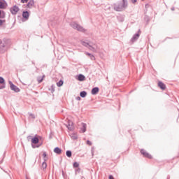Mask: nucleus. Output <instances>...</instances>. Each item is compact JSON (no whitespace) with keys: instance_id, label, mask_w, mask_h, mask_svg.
Segmentation results:
<instances>
[{"instance_id":"1","label":"nucleus","mask_w":179,"mask_h":179,"mask_svg":"<svg viewBox=\"0 0 179 179\" xmlns=\"http://www.w3.org/2000/svg\"><path fill=\"white\" fill-rule=\"evenodd\" d=\"M128 6V0H122V2H120L114 6L115 10L117 12H122Z\"/></svg>"},{"instance_id":"2","label":"nucleus","mask_w":179,"mask_h":179,"mask_svg":"<svg viewBox=\"0 0 179 179\" xmlns=\"http://www.w3.org/2000/svg\"><path fill=\"white\" fill-rule=\"evenodd\" d=\"M70 26L75 30H78V31H81L82 33H85L86 31V29H85L83 27L80 26L79 24L76 23V22H71L70 23Z\"/></svg>"},{"instance_id":"3","label":"nucleus","mask_w":179,"mask_h":179,"mask_svg":"<svg viewBox=\"0 0 179 179\" xmlns=\"http://www.w3.org/2000/svg\"><path fill=\"white\" fill-rule=\"evenodd\" d=\"M10 88L15 93H19L20 89L17 86L15 85L12 81H9Z\"/></svg>"},{"instance_id":"4","label":"nucleus","mask_w":179,"mask_h":179,"mask_svg":"<svg viewBox=\"0 0 179 179\" xmlns=\"http://www.w3.org/2000/svg\"><path fill=\"white\" fill-rule=\"evenodd\" d=\"M20 9L19 8V6L17 5L13 6V7L10 8V12L12 15H17V12H19Z\"/></svg>"},{"instance_id":"5","label":"nucleus","mask_w":179,"mask_h":179,"mask_svg":"<svg viewBox=\"0 0 179 179\" xmlns=\"http://www.w3.org/2000/svg\"><path fill=\"white\" fill-rule=\"evenodd\" d=\"M141 36V29H138V33L135 34L133 37L131 38V43H135L139 38Z\"/></svg>"},{"instance_id":"6","label":"nucleus","mask_w":179,"mask_h":179,"mask_svg":"<svg viewBox=\"0 0 179 179\" xmlns=\"http://www.w3.org/2000/svg\"><path fill=\"white\" fill-rule=\"evenodd\" d=\"M141 153L144 157H147V159H152V156L150 155V154L146 152V150H145L144 149L141 150Z\"/></svg>"},{"instance_id":"7","label":"nucleus","mask_w":179,"mask_h":179,"mask_svg":"<svg viewBox=\"0 0 179 179\" xmlns=\"http://www.w3.org/2000/svg\"><path fill=\"white\" fill-rule=\"evenodd\" d=\"M80 43H81L82 45H83L84 47H86V48H89V47L90 46V44H92V42L89 41L87 40H86V41L81 40Z\"/></svg>"},{"instance_id":"8","label":"nucleus","mask_w":179,"mask_h":179,"mask_svg":"<svg viewBox=\"0 0 179 179\" xmlns=\"http://www.w3.org/2000/svg\"><path fill=\"white\" fill-rule=\"evenodd\" d=\"M0 45L4 47V48L8 49V39L3 38L2 41H1Z\"/></svg>"},{"instance_id":"9","label":"nucleus","mask_w":179,"mask_h":179,"mask_svg":"<svg viewBox=\"0 0 179 179\" xmlns=\"http://www.w3.org/2000/svg\"><path fill=\"white\" fill-rule=\"evenodd\" d=\"M99 92H100V89L99 88V87H95L92 89L91 94L93 96H96V94H97Z\"/></svg>"},{"instance_id":"10","label":"nucleus","mask_w":179,"mask_h":179,"mask_svg":"<svg viewBox=\"0 0 179 179\" xmlns=\"http://www.w3.org/2000/svg\"><path fill=\"white\" fill-rule=\"evenodd\" d=\"M7 6L8 3L5 0H0V9H5Z\"/></svg>"},{"instance_id":"11","label":"nucleus","mask_w":179,"mask_h":179,"mask_svg":"<svg viewBox=\"0 0 179 179\" xmlns=\"http://www.w3.org/2000/svg\"><path fill=\"white\" fill-rule=\"evenodd\" d=\"M34 6V0H29L27 3L26 7L29 8V9H31Z\"/></svg>"},{"instance_id":"12","label":"nucleus","mask_w":179,"mask_h":179,"mask_svg":"<svg viewBox=\"0 0 179 179\" xmlns=\"http://www.w3.org/2000/svg\"><path fill=\"white\" fill-rule=\"evenodd\" d=\"M0 89H5V79L0 77Z\"/></svg>"},{"instance_id":"13","label":"nucleus","mask_w":179,"mask_h":179,"mask_svg":"<svg viewBox=\"0 0 179 179\" xmlns=\"http://www.w3.org/2000/svg\"><path fill=\"white\" fill-rule=\"evenodd\" d=\"M158 86L159 87H160V89H162V90H166V84L164 83L163 82L159 81L158 83Z\"/></svg>"},{"instance_id":"14","label":"nucleus","mask_w":179,"mask_h":179,"mask_svg":"<svg viewBox=\"0 0 179 179\" xmlns=\"http://www.w3.org/2000/svg\"><path fill=\"white\" fill-rule=\"evenodd\" d=\"M29 16H30L29 11H23L22 12V17L24 19H26V20H27L29 19Z\"/></svg>"},{"instance_id":"15","label":"nucleus","mask_w":179,"mask_h":179,"mask_svg":"<svg viewBox=\"0 0 179 179\" xmlns=\"http://www.w3.org/2000/svg\"><path fill=\"white\" fill-rule=\"evenodd\" d=\"M93 45H96V43H94L93 42H92V44L90 45V46L88 47V48L92 51L93 52H96V48L93 47Z\"/></svg>"},{"instance_id":"16","label":"nucleus","mask_w":179,"mask_h":179,"mask_svg":"<svg viewBox=\"0 0 179 179\" xmlns=\"http://www.w3.org/2000/svg\"><path fill=\"white\" fill-rule=\"evenodd\" d=\"M69 131H73V122H69L66 126Z\"/></svg>"},{"instance_id":"17","label":"nucleus","mask_w":179,"mask_h":179,"mask_svg":"<svg viewBox=\"0 0 179 179\" xmlns=\"http://www.w3.org/2000/svg\"><path fill=\"white\" fill-rule=\"evenodd\" d=\"M77 79L80 82H83V80H85V79H86V77H85V76L83 74H79Z\"/></svg>"},{"instance_id":"18","label":"nucleus","mask_w":179,"mask_h":179,"mask_svg":"<svg viewBox=\"0 0 179 179\" xmlns=\"http://www.w3.org/2000/svg\"><path fill=\"white\" fill-rule=\"evenodd\" d=\"M54 152L55 153H57V155H61V153H62V150L59 147H56L54 149Z\"/></svg>"},{"instance_id":"19","label":"nucleus","mask_w":179,"mask_h":179,"mask_svg":"<svg viewBox=\"0 0 179 179\" xmlns=\"http://www.w3.org/2000/svg\"><path fill=\"white\" fill-rule=\"evenodd\" d=\"M39 140L38 138L35 136L34 138H32L31 139V143H33L34 145H37V143H38Z\"/></svg>"},{"instance_id":"20","label":"nucleus","mask_w":179,"mask_h":179,"mask_svg":"<svg viewBox=\"0 0 179 179\" xmlns=\"http://www.w3.org/2000/svg\"><path fill=\"white\" fill-rule=\"evenodd\" d=\"M47 159H44V162L42 163V165H41V169L43 170H45L47 169Z\"/></svg>"},{"instance_id":"21","label":"nucleus","mask_w":179,"mask_h":179,"mask_svg":"<svg viewBox=\"0 0 179 179\" xmlns=\"http://www.w3.org/2000/svg\"><path fill=\"white\" fill-rule=\"evenodd\" d=\"M117 19L118 22H124V20H125L124 15H117Z\"/></svg>"},{"instance_id":"22","label":"nucleus","mask_w":179,"mask_h":179,"mask_svg":"<svg viewBox=\"0 0 179 179\" xmlns=\"http://www.w3.org/2000/svg\"><path fill=\"white\" fill-rule=\"evenodd\" d=\"M80 96L83 99L87 96V92L86 91H82L80 92Z\"/></svg>"},{"instance_id":"23","label":"nucleus","mask_w":179,"mask_h":179,"mask_svg":"<svg viewBox=\"0 0 179 179\" xmlns=\"http://www.w3.org/2000/svg\"><path fill=\"white\" fill-rule=\"evenodd\" d=\"M86 127H87V124L85 123H82L81 131L83 134H85V132H86Z\"/></svg>"},{"instance_id":"24","label":"nucleus","mask_w":179,"mask_h":179,"mask_svg":"<svg viewBox=\"0 0 179 179\" xmlns=\"http://www.w3.org/2000/svg\"><path fill=\"white\" fill-rule=\"evenodd\" d=\"M70 136L73 141H76V139H78V134L75 133L71 134Z\"/></svg>"},{"instance_id":"25","label":"nucleus","mask_w":179,"mask_h":179,"mask_svg":"<svg viewBox=\"0 0 179 179\" xmlns=\"http://www.w3.org/2000/svg\"><path fill=\"white\" fill-rule=\"evenodd\" d=\"M6 15V13L5 11H2L0 10V19H5V16Z\"/></svg>"},{"instance_id":"26","label":"nucleus","mask_w":179,"mask_h":179,"mask_svg":"<svg viewBox=\"0 0 179 179\" xmlns=\"http://www.w3.org/2000/svg\"><path fill=\"white\" fill-rule=\"evenodd\" d=\"M6 50H8V49H6L5 47L1 46V45H0V52H1V54H3V52H5V51H6Z\"/></svg>"},{"instance_id":"27","label":"nucleus","mask_w":179,"mask_h":179,"mask_svg":"<svg viewBox=\"0 0 179 179\" xmlns=\"http://www.w3.org/2000/svg\"><path fill=\"white\" fill-rule=\"evenodd\" d=\"M66 156H67V157H72V151L67 150L66 152Z\"/></svg>"},{"instance_id":"28","label":"nucleus","mask_w":179,"mask_h":179,"mask_svg":"<svg viewBox=\"0 0 179 179\" xmlns=\"http://www.w3.org/2000/svg\"><path fill=\"white\" fill-rule=\"evenodd\" d=\"M64 85V81L62 80H60L59 82L57 83V86L58 87H61Z\"/></svg>"},{"instance_id":"29","label":"nucleus","mask_w":179,"mask_h":179,"mask_svg":"<svg viewBox=\"0 0 179 179\" xmlns=\"http://www.w3.org/2000/svg\"><path fill=\"white\" fill-rule=\"evenodd\" d=\"M49 90L51 91V93H54L55 92V85H52Z\"/></svg>"},{"instance_id":"30","label":"nucleus","mask_w":179,"mask_h":179,"mask_svg":"<svg viewBox=\"0 0 179 179\" xmlns=\"http://www.w3.org/2000/svg\"><path fill=\"white\" fill-rule=\"evenodd\" d=\"M43 80H44V76H43L42 77L38 78V83H41V82H43Z\"/></svg>"},{"instance_id":"31","label":"nucleus","mask_w":179,"mask_h":179,"mask_svg":"<svg viewBox=\"0 0 179 179\" xmlns=\"http://www.w3.org/2000/svg\"><path fill=\"white\" fill-rule=\"evenodd\" d=\"M42 143L39 144V145H34V144H31V147L33 148V149H36V148H38L39 146H41Z\"/></svg>"},{"instance_id":"32","label":"nucleus","mask_w":179,"mask_h":179,"mask_svg":"<svg viewBox=\"0 0 179 179\" xmlns=\"http://www.w3.org/2000/svg\"><path fill=\"white\" fill-rule=\"evenodd\" d=\"M73 167L76 169H78L79 167V163L78 162H74L73 164Z\"/></svg>"},{"instance_id":"33","label":"nucleus","mask_w":179,"mask_h":179,"mask_svg":"<svg viewBox=\"0 0 179 179\" xmlns=\"http://www.w3.org/2000/svg\"><path fill=\"white\" fill-rule=\"evenodd\" d=\"M76 174H79L80 173V168H77L75 169Z\"/></svg>"},{"instance_id":"34","label":"nucleus","mask_w":179,"mask_h":179,"mask_svg":"<svg viewBox=\"0 0 179 179\" xmlns=\"http://www.w3.org/2000/svg\"><path fill=\"white\" fill-rule=\"evenodd\" d=\"M144 20H145V22H149V16L145 15V17H144Z\"/></svg>"},{"instance_id":"35","label":"nucleus","mask_w":179,"mask_h":179,"mask_svg":"<svg viewBox=\"0 0 179 179\" xmlns=\"http://www.w3.org/2000/svg\"><path fill=\"white\" fill-rule=\"evenodd\" d=\"M90 57V59H91L92 61H94V59H96V57H94V55H91Z\"/></svg>"},{"instance_id":"36","label":"nucleus","mask_w":179,"mask_h":179,"mask_svg":"<svg viewBox=\"0 0 179 179\" xmlns=\"http://www.w3.org/2000/svg\"><path fill=\"white\" fill-rule=\"evenodd\" d=\"M29 2V0H21L22 3H27Z\"/></svg>"},{"instance_id":"37","label":"nucleus","mask_w":179,"mask_h":179,"mask_svg":"<svg viewBox=\"0 0 179 179\" xmlns=\"http://www.w3.org/2000/svg\"><path fill=\"white\" fill-rule=\"evenodd\" d=\"M87 145H89V146H92V141L87 140Z\"/></svg>"},{"instance_id":"38","label":"nucleus","mask_w":179,"mask_h":179,"mask_svg":"<svg viewBox=\"0 0 179 179\" xmlns=\"http://www.w3.org/2000/svg\"><path fill=\"white\" fill-rule=\"evenodd\" d=\"M29 116L31 117V118H33L34 120V118H36V115H34V114L32 113H30L29 114Z\"/></svg>"},{"instance_id":"39","label":"nucleus","mask_w":179,"mask_h":179,"mask_svg":"<svg viewBox=\"0 0 179 179\" xmlns=\"http://www.w3.org/2000/svg\"><path fill=\"white\" fill-rule=\"evenodd\" d=\"M43 158H44V159H45V157H47V152H44L43 153Z\"/></svg>"},{"instance_id":"40","label":"nucleus","mask_w":179,"mask_h":179,"mask_svg":"<svg viewBox=\"0 0 179 179\" xmlns=\"http://www.w3.org/2000/svg\"><path fill=\"white\" fill-rule=\"evenodd\" d=\"M132 3H136L138 2V0H131Z\"/></svg>"},{"instance_id":"41","label":"nucleus","mask_w":179,"mask_h":179,"mask_svg":"<svg viewBox=\"0 0 179 179\" xmlns=\"http://www.w3.org/2000/svg\"><path fill=\"white\" fill-rule=\"evenodd\" d=\"M3 20H0V26H2V24H3Z\"/></svg>"},{"instance_id":"42","label":"nucleus","mask_w":179,"mask_h":179,"mask_svg":"<svg viewBox=\"0 0 179 179\" xmlns=\"http://www.w3.org/2000/svg\"><path fill=\"white\" fill-rule=\"evenodd\" d=\"M85 54H86V55H88L89 57H90L92 55V54H90V53L87 52H86Z\"/></svg>"},{"instance_id":"43","label":"nucleus","mask_w":179,"mask_h":179,"mask_svg":"<svg viewBox=\"0 0 179 179\" xmlns=\"http://www.w3.org/2000/svg\"><path fill=\"white\" fill-rule=\"evenodd\" d=\"M92 156H93V155L94 153V148H92Z\"/></svg>"},{"instance_id":"44","label":"nucleus","mask_w":179,"mask_h":179,"mask_svg":"<svg viewBox=\"0 0 179 179\" xmlns=\"http://www.w3.org/2000/svg\"><path fill=\"white\" fill-rule=\"evenodd\" d=\"M109 179H114V176H113L112 175L109 176Z\"/></svg>"},{"instance_id":"45","label":"nucleus","mask_w":179,"mask_h":179,"mask_svg":"<svg viewBox=\"0 0 179 179\" xmlns=\"http://www.w3.org/2000/svg\"><path fill=\"white\" fill-rule=\"evenodd\" d=\"M76 100H80V96H77Z\"/></svg>"},{"instance_id":"46","label":"nucleus","mask_w":179,"mask_h":179,"mask_svg":"<svg viewBox=\"0 0 179 179\" xmlns=\"http://www.w3.org/2000/svg\"><path fill=\"white\" fill-rule=\"evenodd\" d=\"M171 10H175V8H174V7H172V8H171Z\"/></svg>"},{"instance_id":"47","label":"nucleus","mask_w":179,"mask_h":179,"mask_svg":"<svg viewBox=\"0 0 179 179\" xmlns=\"http://www.w3.org/2000/svg\"><path fill=\"white\" fill-rule=\"evenodd\" d=\"M167 179H170V176H168V177H167Z\"/></svg>"},{"instance_id":"48","label":"nucleus","mask_w":179,"mask_h":179,"mask_svg":"<svg viewBox=\"0 0 179 179\" xmlns=\"http://www.w3.org/2000/svg\"><path fill=\"white\" fill-rule=\"evenodd\" d=\"M148 5H145V8H147Z\"/></svg>"},{"instance_id":"49","label":"nucleus","mask_w":179,"mask_h":179,"mask_svg":"<svg viewBox=\"0 0 179 179\" xmlns=\"http://www.w3.org/2000/svg\"><path fill=\"white\" fill-rule=\"evenodd\" d=\"M26 179H29V178L26 177Z\"/></svg>"},{"instance_id":"50","label":"nucleus","mask_w":179,"mask_h":179,"mask_svg":"<svg viewBox=\"0 0 179 179\" xmlns=\"http://www.w3.org/2000/svg\"><path fill=\"white\" fill-rule=\"evenodd\" d=\"M141 1H145V0H141Z\"/></svg>"}]
</instances>
